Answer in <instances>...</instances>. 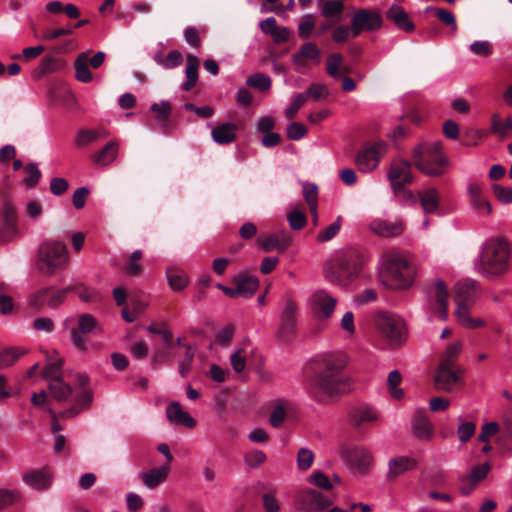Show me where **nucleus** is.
I'll list each match as a JSON object with an SVG mask.
<instances>
[{"mask_svg": "<svg viewBox=\"0 0 512 512\" xmlns=\"http://www.w3.org/2000/svg\"><path fill=\"white\" fill-rule=\"evenodd\" d=\"M448 289L444 281L438 279L429 289V296L426 304L428 317L446 321L448 318Z\"/></svg>", "mask_w": 512, "mask_h": 512, "instance_id": "obj_7", "label": "nucleus"}, {"mask_svg": "<svg viewBox=\"0 0 512 512\" xmlns=\"http://www.w3.org/2000/svg\"><path fill=\"white\" fill-rule=\"evenodd\" d=\"M238 126L232 122L220 123L212 128L211 138L220 145L230 144L237 137Z\"/></svg>", "mask_w": 512, "mask_h": 512, "instance_id": "obj_27", "label": "nucleus"}, {"mask_svg": "<svg viewBox=\"0 0 512 512\" xmlns=\"http://www.w3.org/2000/svg\"><path fill=\"white\" fill-rule=\"evenodd\" d=\"M187 65L185 69V74L187 80L183 83L182 88L185 91L191 90L197 80H198V67H199V59L196 55L188 54L187 56Z\"/></svg>", "mask_w": 512, "mask_h": 512, "instance_id": "obj_37", "label": "nucleus"}, {"mask_svg": "<svg viewBox=\"0 0 512 512\" xmlns=\"http://www.w3.org/2000/svg\"><path fill=\"white\" fill-rule=\"evenodd\" d=\"M298 504L308 512H320L332 505V500L315 490H306L299 494Z\"/></svg>", "mask_w": 512, "mask_h": 512, "instance_id": "obj_23", "label": "nucleus"}, {"mask_svg": "<svg viewBox=\"0 0 512 512\" xmlns=\"http://www.w3.org/2000/svg\"><path fill=\"white\" fill-rule=\"evenodd\" d=\"M386 153L387 147L385 143H367L357 152L355 164L360 172L365 174L371 173L379 166L381 159Z\"/></svg>", "mask_w": 512, "mask_h": 512, "instance_id": "obj_8", "label": "nucleus"}, {"mask_svg": "<svg viewBox=\"0 0 512 512\" xmlns=\"http://www.w3.org/2000/svg\"><path fill=\"white\" fill-rule=\"evenodd\" d=\"M405 224L402 220L390 221L381 217L374 218L369 223V231L381 238H393L403 234Z\"/></svg>", "mask_w": 512, "mask_h": 512, "instance_id": "obj_17", "label": "nucleus"}, {"mask_svg": "<svg viewBox=\"0 0 512 512\" xmlns=\"http://www.w3.org/2000/svg\"><path fill=\"white\" fill-rule=\"evenodd\" d=\"M402 376L398 370H393L387 377V388L391 398L400 400L404 397V391L399 387Z\"/></svg>", "mask_w": 512, "mask_h": 512, "instance_id": "obj_43", "label": "nucleus"}, {"mask_svg": "<svg viewBox=\"0 0 512 512\" xmlns=\"http://www.w3.org/2000/svg\"><path fill=\"white\" fill-rule=\"evenodd\" d=\"M292 102L285 110L287 119H292L297 114L298 110L307 102V94L294 93L291 97Z\"/></svg>", "mask_w": 512, "mask_h": 512, "instance_id": "obj_54", "label": "nucleus"}, {"mask_svg": "<svg viewBox=\"0 0 512 512\" xmlns=\"http://www.w3.org/2000/svg\"><path fill=\"white\" fill-rule=\"evenodd\" d=\"M424 213H436L439 209L440 195L435 188H426L418 192Z\"/></svg>", "mask_w": 512, "mask_h": 512, "instance_id": "obj_33", "label": "nucleus"}, {"mask_svg": "<svg viewBox=\"0 0 512 512\" xmlns=\"http://www.w3.org/2000/svg\"><path fill=\"white\" fill-rule=\"evenodd\" d=\"M245 464L250 468H257L266 461V455L260 450H252L244 456Z\"/></svg>", "mask_w": 512, "mask_h": 512, "instance_id": "obj_60", "label": "nucleus"}, {"mask_svg": "<svg viewBox=\"0 0 512 512\" xmlns=\"http://www.w3.org/2000/svg\"><path fill=\"white\" fill-rule=\"evenodd\" d=\"M69 262V255L64 243L47 239L38 248L37 268L46 275L52 276L57 270L63 269Z\"/></svg>", "mask_w": 512, "mask_h": 512, "instance_id": "obj_6", "label": "nucleus"}, {"mask_svg": "<svg viewBox=\"0 0 512 512\" xmlns=\"http://www.w3.org/2000/svg\"><path fill=\"white\" fill-rule=\"evenodd\" d=\"M382 17L375 10H357L351 20L352 36L357 37L363 31H375L382 26Z\"/></svg>", "mask_w": 512, "mask_h": 512, "instance_id": "obj_13", "label": "nucleus"}, {"mask_svg": "<svg viewBox=\"0 0 512 512\" xmlns=\"http://www.w3.org/2000/svg\"><path fill=\"white\" fill-rule=\"evenodd\" d=\"M477 295V282L464 279L455 284L456 304H473Z\"/></svg>", "mask_w": 512, "mask_h": 512, "instance_id": "obj_26", "label": "nucleus"}, {"mask_svg": "<svg viewBox=\"0 0 512 512\" xmlns=\"http://www.w3.org/2000/svg\"><path fill=\"white\" fill-rule=\"evenodd\" d=\"M412 429L414 435L418 439L427 440L431 436L433 426L429 419L424 415V412L418 411L413 417Z\"/></svg>", "mask_w": 512, "mask_h": 512, "instance_id": "obj_35", "label": "nucleus"}, {"mask_svg": "<svg viewBox=\"0 0 512 512\" xmlns=\"http://www.w3.org/2000/svg\"><path fill=\"white\" fill-rule=\"evenodd\" d=\"M321 51L318 46L313 42L303 44L299 51L292 56V62L298 69L305 66L307 60L320 62Z\"/></svg>", "mask_w": 512, "mask_h": 512, "instance_id": "obj_28", "label": "nucleus"}, {"mask_svg": "<svg viewBox=\"0 0 512 512\" xmlns=\"http://www.w3.org/2000/svg\"><path fill=\"white\" fill-rule=\"evenodd\" d=\"M0 237L3 241H11L18 234V216L15 207L10 203H5L0 212Z\"/></svg>", "mask_w": 512, "mask_h": 512, "instance_id": "obj_21", "label": "nucleus"}, {"mask_svg": "<svg viewBox=\"0 0 512 512\" xmlns=\"http://www.w3.org/2000/svg\"><path fill=\"white\" fill-rule=\"evenodd\" d=\"M361 262L353 251L337 252L324 267L326 279L336 285L345 287L358 277Z\"/></svg>", "mask_w": 512, "mask_h": 512, "instance_id": "obj_4", "label": "nucleus"}, {"mask_svg": "<svg viewBox=\"0 0 512 512\" xmlns=\"http://www.w3.org/2000/svg\"><path fill=\"white\" fill-rule=\"evenodd\" d=\"M314 460V453L308 448H301L297 453V465L301 470L311 467Z\"/></svg>", "mask_w": 512, "mask_h": 512, "instance_id": "obj_59", "label": "nucleus"}, {"mask_svg": "<svg viewBox=\"0 0 512 512\" xmlns=\"http://www.w3.org/2000/svg\"><path fill=\"white\" fill-rule=\"evenodd\" d=\"M297 309V305L293 300L288 299L285 302L278 330V334L282 339H290L295 335L297 330Z\"/></svg>", "mask_w": 512, "mask_h": 512, "instance_id": "obj_18", "label": "nucleus"}, {"mask_svg": "<svg viewBox=\"0 0 512 512\" xmlns=\"http://www.w3.org/2000/svg\"><path fill=\"white\" fill-rule=\"evenodd\" d=\"M22 480L35 490H45L51 486L52 474L48 468H42L24 473Z\"/></svg>", "mask_w": 512, "mask_h": 512, "instance_id": "obj_25", "label": "nucleus"}, {"mask_svg": "<svg viewBox=\"0 0 512 512\" xmlns=\"http://www.w3.org/2000/svg\"><path fill=\"white\" fill-rule=\"evenodd\" d=\"M414 165L425 175L431 177L441 176L444 167L448 164L442 152L440 142L421 143L413 149Z\"/></svg>", "mask_w": 512, "mask_h": 512, "instance_id": "obj_5", "label": "nucleus"}, {"mask_svg": "<svg viewBox=\"0 0 512 512\" xmlns=\"http://www.w3.org/2000/svg\"><path fill=\"white\" fill-rule=\"evenodd\" d=\"M377 325L390 346L398 347L405 341L406 329L401 317L393 314H382L377 320Z\"/></svg>", "mask_w": 512, "mask_h": 512, "instance_id": "obj_10", "label": "nucleus"}, {"mask_svg": "<svg viewBox=\"0 0 512 512\" xmlns=\"http://www.w3.org/2000/svg\"><path fill=\"white\" fill-rule=\"evenodd\" d=\"M417 467V461L410 456H396L388 462V478L393 479L403 474L406 471L413 470Z\"/></svg>", "mask_w": 512, "mask_h": 512, "instance_id": "obj_30", "label": "nucleus"}, {"mask_svg": "<svg viewBox=\"0 0 512 512\" xmlns=\"http://www.w3.org/2000/svg\"><path fill=\"white\" fill-rule=\"evenodd\" d=\"M166 275L168 283L174 291L184 289L189 283L187 275L182 271L169 269Z\"/></svg>", "mask_w": 512, "mask_h": 512, "instance_id": "obj_47", "label": "nucleus"}, {"mask_svg": "<svg viewBox=\"0 0 512 512\" xmlns=\"http://www.w3.org/2000/svg\"><path fill=\"white\" fill-rule=\"evenodd\" d=\"M90 53V50L80 53L74 62L75 77L78 81L83 83H89L93 79L88 63L95 69L99 68L103 64L106 56L104 52L100 51L89 59Z\"/></svg>", "mask_w": 512, "mask_h": 512, "instance_id": "obj_14", "label": "nucleus"}, {"mask_svg": "<svg viewBox=\"0 0 512 512\" xmlns=\"http://www.w3.org/2000/svg\"><path fill=\"white\" fill-rule=\"evenodd\" d=\"M326 71L333 78H338L342 73L348 72L343 66V57L341 54L332 53L329 55L326 62Z\"/></svg>", "mask_w": 512, "mask_h": 512, "instance_id": "obj_44", "label": "nucleus"}, {"mask_svg": "<svg viewBox=\"0 0 512 512\" xmlns=\"http://www.w3.org/2000/svg\"><path fill=\"white\" fill-rule=\"evenodd\" d=\"M83 334L97 332L101 333L102 329L97 320L91 314H81L78 316V329Z\"/></svg>", "mask_w": 512, "mask_h": 512, "instance_id": "obj_46", "label": "nucleus"}, {"mask_svg": "<svg viewBox=\"0 0 512 512\" xmlns=\"http://www.w3.org/2000/svg\"><path fill=\"white\" fill-rule=\"evenodd\" d=\"M379 273L383 282L390 288L406 290L414 284L416 267L408 255L391 250L381 256Z\"/></svg>", "mask_w": 512, "mask_h": 512, "instance_id": "obj_2", "label": "nucleus"}, {"mask_svg": "<svg viewBox=\"0 0 512 512\" xmlns=\"http://www.w3.org/2000/svg\"><path fill=\"white\" fill-rule=\"evenodd\" d=\"M259 287V280L254 276H241L237 280V292L243 298H250Z\"/></svg>", "mask_w": 512, "mask_h": 512, "instance_id": "obj_38", "label": "nucleus"}, {"mask_svg": "<svg viewBox=\"0 0 512 512\" xmlns=\"http://www.w3.org/2000/svg\"><path fill=\"white\" fill-rule=\"evenodd\" d=\"M118 154V143L110 142L102 150H100L95 156L94 161L100 166H106L111 164L117 157Z\"/></svg>", "mask_w": 512, "mask_h": 512, "instance_id": "obj_40", "label": "nucleus"}, {"mask_svg": "<svg viewBox=\"0 0 512 512\" xmlns=\"http://www.w3.org/2000/svg\"><path fill=\"white\" fill-rule=\"evenodd\" d=\"M455 316L458 323L466 329H477L484 327L486 322L480 318L472 317L470 306L472 304H456Z\"/></svg>", "mask_w": 512, "mask_h": 512, "instance_id": "obj_32", "label": "nucleus"}, {"mask_svg": "<svg viewBox=\"0 0 512 512\" xmlns=\"http://www.w3.org/2000/svg\"><path fill=\"white\" fill-rule=\"evenodd\" d=\"M248 351L244 347L236 348L230 355V363L236 373H241L246 368Z\"/></svg>", "mask_w": 512, "mask_h": 512, "instance_id": "obj_48", "label": "nucleus"}, {"mask_svg": "<svg viewBox=\"0 0 512 512\" xmlns=\"http://www.w3.org/2000/svg\"><path fill=\"white\" fill-rule=\"evenodd\" d=\"M151 110L158 114L156 120L159 124H164L167 122L171 112L170 103L167 101H162L161 103H154L151 106Z\"/></svg>", "mask_w": 512, "mask_h": 512, "instance_id": "obj_57", "label": "nucleus"}, {"mask_svg": "<svg viewBox=\"0 0 512 512\" xmlns=\"http://www.w3.org/2000/svg\"><path fill=\"white\" fill-rule=\"evenodd\" d=\"M470 51L477 56H489L493 52V46L489 41H474L470 47Z\"/></svg>", "mask_w": 512, "mask_h": 512, "instance_id": "obj_62", "label": "nucleus"}, {"mask_svg": "<svg viewBox=\"0 0 512 512\" xmlns=\"http://www.w3.org/2000/svg\"><path fill=\"white\" fill-rule=\"evenodd\" d=\"M167 419L176 425H183L187 428H193L196 425L195 420L184 411L179 402H171L166 408Z\"/></svg>", "mask_w": 512, "mask_h": 512, "instance_id": "obj_29", "label": "nucleus"}, {"mask_svg": "<svg viewBox=\"0 0 512 512\" xmlns=\"http://www.w3.org/2000/svg\"><path fill=\"white\" fill-rule=\"evenodd\" d=\"M347 357L340 352L323 353L315 356L309 364L306 390L316 403L328 405L352 389V380L345 370Z\"/></svg>", "mask_w": 512, "mask_h": 512, "instance_id": "obj_1", "label": "nucleus"}, {"mask_svg": "<svg viewBox=\"0 0 512 512\" xmlns=\"http://www.w3.org/2000/svg\"><path fill=\"white\" fill-rule=\"evenodd\" d=\"M25 177L23 178V182L27 188H33L39 182L41 178V171L39 170L37 164L30 163L24 167Z\"/></svg>", "mask_w": 512, "mask_h": 512, "instance_id": "obj_51", "label": "nucleus"}, {"mask_svg": "<svg viewBox=\"0 0 512 512\" xmlns=\"http://www.w3.org/2000/svg\"><path fill=\"white\" fill-rule=\"evenodd\" d=\"M466 194L470 206L479 214L490 215L492 213V205L484 195V188L476 182L467 185Z\"/></svg>", "mask_w": 512, "mask_h": 512, "instance_id": "obj_24", "label": "nucleus"}, {"mask_svg": "<svg viewBox=\"0 0 512 512\" xmlns=\"http://www.w3.org/2000/svg\"><path fill=\"white\" fill-rule=\"evenodd\" d=\"M88 380V376L85 374H79L77 376L79 388L74 397L75 404L62 412L64 417L69 418L78 415L81 409L87 407L92 402V393L87 387Z\"/></svg>", "mask_w": 512, "mask_h": 512, "instance_id": "obj_19", "label": "nucleus"}, {"mask_svg": "<svg viewBox=\"0 0 512 512\" xmlns=\"http://www.w3.org/2000/svg\"><path fill=\"white\" fill-rule=\"evenodd\" d=\"M286 133H287V137L290 140L295 141V140H299V139L303 138L307 133V129L301 123L291 122L286 128Z\"/></svg>", "mask_w": 512, "mask_h": 512, "instance_id": "obj_64", "label": "nucleus"}, {"mask_svg": "<svg viewBox=\"0 0 512 512\" xmlns=\"http://www.w3.org/2000/svg\"><path fill=\"white\" fill-rule=\"evenodd\" d=\"M510 250L508 241L495 236L486 239L475 260L477 272L485 278H495L509 270Z\"/></svg>", "mask_w": 512, "mask_h": 512, "instance_id": "obj_3", "label": "nucleus"}, {"mask_svg": "<svg viewBox=\"0 0 512 512\" xmlns=\"http://www.w3.org/2000/svg\"><path fill=\"white\" fill-rule=\"evenodd\" d=\"M291 410L292 404L289 401L283 399L276 400L269 417L270 424L275 428L281 427L288 412Z\"/></svg>", "mask_w": 512, "mask_h": 512, "instance_id": "obj_36", "label": "nucleus"}, {"mask_svg": "<svg viewBox=\"0 0 512 512\" xmlns=\"http://www.w3.org/2000/svg\"><path fill=\"white\" fill-rule=\"evenodd\" d=\"M288 222L292 229L300 230L306 225V216L303 211L295 209L288 214Z\"/></svg>", "mask_w": 512, "mask_h": 512, "instance_id": "obj_61", "label": "nucleus"}, {"mask_svg": "<svg viewBox=\"0 0 512 512\" xmlns=\"http://www.w3.org/2000/svg\"><path fill=\"white\" fill-rule=\"evenodd\" d=\"M342 226V218L340 216L337 217V219L331 223L327 228L320 231L317 235V241L318 242H327L333 239L338 232L340 231Z\"/></svg>", "mask_w": 512, "mask_h": 512, "instance_id": "obj_52", "label": "nucleus"}, {"mask_svg": "<svg viewBox=\"0 0 512 512\" xmlns=\"http://www.w3.org/2000/svg\"><path fill=\"white\" fill-rule=\"evenodd\" d=\"M154 60L165 69H172L182 64L183 56L178 50H172L166 56L155 55Z\"/></svg>", "mask_w": 512, "mask_h": 512, "instance_id": "obj_45", "label": "nucleus"}, {"mask_svg": "<svg viewBox=\"0 0 512 512\" xmlns=\"http://www.w3.org/2000/svg\"><path fill=\"white\" fill-rule=\"evenodd\" d=\"M247 85L261 91L269 90L271 87V79L268 75L255 73L248 77Z\"/></svg>", "mask_w": 512, "mask_h": 512, "instance_id": "obj_53", "label": "nucleus"}, {"mask_svg": "<svg viewBox=\"0 0 512 512\" xmlns=\"http://www.w3.org/2000/svg\"><path fill=\"white\" fill-rule=\"evenodd\" d=\"M21 498L18 490L0 489V509L17 502Z\"/></svg>", "mask_w": 512, "mask_h": 512, "instance_id": "obj_63", "label": "nucleus"}, {"mask_svg": "<svg viewBox=\"0 0 512 512\" xmlns=\"http://www.w3.org/2000/svg\"><path fill=\"white\" fill-rule=\"evenodd\" d=\"M342 457L360 473L367 472L373 463L372 452L362 446L345 448L342 451Z\"/></svg>", "mask_w": 512, "mask_h": 512, "instance_id": "obj_16", "label": "nucleus"}, {"mask_svg": "<svg viewBox=\"0 0 512 512\" xmlns=\"http://www.w3.org/2000/svg\"><path fill=\"white\" fill-rule=\"evenodd\" d=\"M490 470V464L485 462L472 467L467 474L459 476L460 492L469 495L487 477Z\"/></svg>", "mask_w": 512, "mask_h": 512, "instance_id": "obj_20", "label": "nucleus"}, {"mask_svg": "<svg viewBox=\"0 0 512 512\" xmlns=\"http://www.w3.org/2000/svg\"><path fill=\"white\" fill-rule=\"evenodd\" d=\"M426 12H433L434 15L442 23H444L445 25L451 27L453 31H456V29H457L456 20H455L454 15L450 11H448L446 9H442V8H436V7H433V6H429V7L426 8Z\"/></svg>", "mask_w": 512, "mask_h": 512, "instance_id": "obj_50", "label": "nucleus"}, {"mask_svg": "<svg viewBox=\"0 0 512 512\" xmlns=\"http://www.w3.org/2000/svg\"><path fill=\"white\" fill-rule=\"evenodd\" d=\"M303 196L306 200L310 212L313 215L314 223L317 222L318 188L314 183L303 184Z\"/></svg>", "mask_w": 512, "mask_h": 512, "instance_id": "obj_39", "label": "nucleus"}, {"mask_svg": "<svg viewBox=\"0 0 512 512\" xmlns=\"http://www.w3.org/2000/svg\"><path fill=\"white\" fill-rule=\"evenodd\" d=\"M388 180L394 193L397 194L404 185L413 181L411 164L404 160H394L388 171Z\"/></svg>", "mask_w": 512, "mask_h": 512, "instance_id": "obj_15", "label": "nucleus"}, {"mask_svg": "<svg viewBox=\"0 0 512 512\" xmlns=\"http://www.w3.org/2000/svg\"><path fill=\"white\" fill-rule=\"evenodd\" d=\"M71 288L56 289L54 287H44L30 294L28 306L33 311H41L45 307L57 308L61 305Z\"/></svg>", "mask_w": 512, "mask_h": 512, "instance_id": "obj_9", "label": "nucleus"}, {"mask_svg": "<svg viewBox=\"0 0 512 512\" xmlns=\"http://www.w3.org/2000/svg\"><path fill=\"white\" fill-rule=\"evenodd\" d=\"M63 366V360L59 356L52 359L44 368L43 374L49 381L53 378H60V372Z\"/></svg>", "mask_w": 512, "mask_h": 512, "instance_id": "obj_55", "label": "nucleus"}, {"mask_svg": "<svg viewBox=\"0 0 512 512\" xmlns=\"http://www.w3.org/2000/svg\"><path fill=\"white\" fill-rule=\"evenodd\" d=\"M49 391L52 397L58 401L65 400L72 393L71 387L61 378H53L49 381Z\"/></svg>", "mask_w": 512, "mask_h": 512, "instance_id": "obj_41", "label": "nucleus"}, {"mask_svg": "<svg viewBox=\"0 0 512 512\" xmlns=\"http://www.w3.org/2000/svg\"><path fill=\"white\" fill-rule=\"evenodd\" d=\"M349 422L355 428L377 423L381 415L379 411L367 404L355 406L349 411Z\"/></svg>", "mask_w": 512, "mask_h": 512, "instance_id": "obj_22", "label": "nucleus"}, {"mask_svg": "<svg viewBox=\"0 0 512 512\" xmlns=\"http://www.w3.org/2000/svg\"><path fill=\"white\" fill-rule=\"evenodd\" d=\"M461 372L453 361H441L434 376L435 387L444 392H454L461 380Z\"/></svg>", "mask_w": 512, "mask_h": 512, "instance_id": "obj_12", "label": "nucleus"}, {"mask_svg": "<svg viewBox=\"0 0 512 512\" xmlns=\"http://www.w3.org/2000/svg\"><path fill=\"white\" fill-rule=\"evenodd\" d=\"M262 505L265 512H279L280 503L275 491H269L262 495Z\"/></svg>", "mask_w": 512, "mask_h": 512, "instance_id": "obj_56", "label": "nucleus"}, {"mask_svg": "<svg viewBox=\"0 0 512 512\" xmlns=\"http://www.w3.org/2000/svg\"><path fill=\"white\" fill-rule=\"evenodd\" d=\"M512 129V119L507 118L501 120L498 114H493L491 117V131L500 137H505L509 130Z\"/></svg>", "mask_w": 512, "mask_h": 512, "instance_id": "obj_49", "label": "nucleus"}, {"mask_svg": "<svg viewBox=\"0 0 512 512\" xmlns=\"http://www.w3.org/2000/svg\"><path fill=\"white\" fill-rule=\"evenodd\" d=\"M170 473V465L164 464L159 467L143 472L140 478L144 485L149 489H154L161 483L165 482Z\"/></svg>", "mask_w": 512, "mask_h": 512, "instance_id": "obj_31", "label": "nucleus"}, {"mask_svg": "<svg viewBox=\"0 0 512 512\" xmlns=\"http://www.w3.org/2000/svg\"><path fill=\"white\" fill-rule=\"evenodd\" d=\"M387 19L393 21L396 26L404 31H412L414 24L408 14L398 5H392L386 12Z\"/></svg>", "mask_w": 512, "mask_h": 512, "instance_id": "obj_34", "label": "nucleus"}, {"mask_svg": "<svg viewBox=\"0 0 512 512\" xmlns=\"http://www.w3.org/2000/svg\"><path fill=\"white\" fill-rule=\"evenodd\" d=\"M492 191L495 197L503 204L512 203V187L499 184L492 185Z\"/></svg>", "mask_w": 512, "mask_h": 512, "instance_id": "obj_58", "label": "nucleus"}, {"mask_svg": "<svg viewBox=\"0 0 512 512\" xmlns=\"http://www.w3.org/2000/svg\"><path fill=\"white\" fill-rule=\"evenodd\" d=\"M337 302V298L328 291L319 289L310 295L308 307L316 319L325 321L333 316Z\"/></svg>", "mask_w": 512, "mask_h": 512, "instance_id": "obj_11", "label": "nucleus"}, {"mask_svg": "<svg viewBox=\"0 0 512 512\" xmlns=\"http://www.w3.org/2000/svg\"><path fill=\"white\" fill-rule=\"evenodd\" d=\"M27 350L24 347H10L0 353V368L13 365Z\"/></svg>", "mask_w": 512, "mask_h": 512, "instance_id": "obj_42", "label": "nucleus"}]
</instances>
